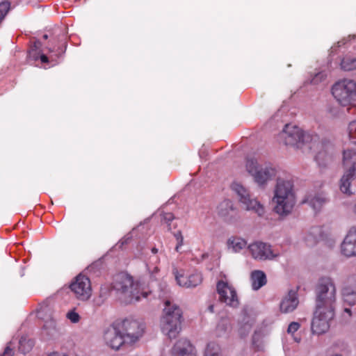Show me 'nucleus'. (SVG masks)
<instances>
[{"instance_id": "nucleus-1", "label": "nucleus", "mask_w": 356, "mask_h": 356, "mask_svg": "<svg viewBox=\"0 0 356 356\" xmlns=\"http://www.w3.org/2000/svg\"><path fill=\"white\" fill-rule=\"evenodd\" d=\"M279 140L285 145L297 149H302L305 146H307L308 149H312L319 145L314 137L291 124H286L284 126L279 134Z\"/></svg>"}, {"instance_id": "nucleus-2", "label": "nucleus", "mask_w": 356, "mask_h": 356, "mask_svg": "<svg viewBox=\"0 0 356 356\" xmlns=\"http://www.w3.org/2000/svg\"><path fill=\"white\" fill-rule=\"evenodd\" d=\"M273 201L275 203L274 211L280 216L289 214L295 204L293 184L290 180L278 178Z\"/></svg>"}, {"instance_id": "nucleus-3", "label": "nucleus", "mask_w": 356, "mask_h": 356, "mask_svg": "<svg viewBox=\"0 0 356 356\" xmlns=\"http://www.w3.org/2000/svg\"><path fill=\"white\" fill-rule=\"evenodd\" d=\"M182 312L181 309L170 300H165L163 315L161 319L162 332L169 339H175L181 330Z\"/></svg>"}, {"instance_id": "nucleus-4", "label": "nucleus", "mask_w": 356, "mask_h": 356, "mask_svg": "<svg viewBox=\"0 0 356 356\" xmlns=\"http://www.w3.org/2000/svg\"><path fill=\"white\" fill-rule=\"evenodd\" d=\"M111 289L115 292L116 296L126 304L139 300L137 286L133 277L126 273H121L114 277Z\"/></svg>"}, {"instance_id": "nucleus-5", "label": "nucleus", "mask_w": 356, "mask_h": 356, "mask_svg": "<svg viewBox=\"0 0 356 356\" xmlns=\"http://www.w3.org/2000/svg\"><path fill=\"white\" fill-rule=\"evenodd\" d=\"M336 300V286L333 281L328 277L320 280L316 289V307L334 311Z\"/></svg>"}, {"instance_id": "nucleus-6", "label": "nucleus", "mask_w": 356, "mask_h": 356, "mask_svg": "<svg viewBox=\"0 0 356 356\" xmlns=\"http://www.w3.org/2000/svg\"><path fill=\"white\" fill-rule=\"evenodd\" d=\"M332 93L341 106L356 107V82L354 81L345 79L336 83L332 88Z\"/></svg>"}, {"instance_id": "nucleus-7", "label": "nucleus", "mask_w": 356, "mask_h": 356, "mask_svg": "<svg viewBox=\"0 0 356 356\" xmlns=\"http://www.w3.org/2000/svg\"><path fill=\"white\" fill-rule=\"evenodd\" d=\"M247 171L253 177L256 183L259 186H264L276 175V170L270 164L259 165L254 159H249L246 162Z\"/></svg>"}, {"instance_id": "nucleus-8", "label": "nucleus", "mask_w": 356, "mask_h": 356, "mask_svg": "<svg viewBox=\"0 0 356 356\" xmlns=\"http://www.w3.org/2000/svg\"><path fill=\"white\" fill-rule=\"evenodd\" d=\"M232 191L237 195L238 201L242 208L247 211H251L259 216L264 214V207L254 198H252L249 191L241 184L234 182L231 186Z\"/></svg>"}, {"instance_id": "nucleus-9", "label": "nucleus", "mask_w": 356, "mask_h": 356, "mask_svg": "<svg viewBox=\"0 0 356 356\" xmlns=\"http://www.w3.org/2000/svg\"><path fill=\"white\" fill-rule=\"evenodd\" d=\"M334 317V311L316 307L312 321V331L316 334L326 332Z\"/></svg>"}, {"instance_id": "nucleus-10", "label": "nucleus", "mask_w": 356, "mask_h": 356, "mask_svg": "<svg viewBox=\"0 0 356 356\" xmlns=\"http://www.w3.org/2000/svg\"><path fill=\"white\" fill-rule=\"evenodd\" d=\"M120 329L127 343H133L138 341L143 334L145 325L136 320L125 319L122 321Z\"/></svg>"}, {"instance_id": "nucleus-11", "label": "nucleus", "mask_w": 356, "mask_h": 356, "mask_svg": "<svg viewBox=\"0 0 356 356\" xmlns=\"http://www.w3.org/2000/svg\"><path fill=\"white\" fill-rule=\"evenodd\" d=\"M70 288L76 299L81 301L88 300L92 295L90 279L82 274L78 275L71 283Z\"/></svg>"}, {"instance_id": "nucleus-12", "label": "nucleus", "mask_w": 356, "mask_h": 356, "mask_svg": "<svg viewBox=\"0 0 356 356\" xmlns=\"http://www.w3.org/2000/svg\"><path fill=\"white\" fill-rule=\"evenodd\" d=\"M248 248L252 258L257 261L273 260L280 256L279 252H275L266 243L256 241Z\"/></svg>"}, {"instance_id": "nucleus-13", "label": "nucleus", "mask_w": 356, "mask_h": 356, "mask_svg": "<svg viewBox=\"0 0 356 356\" xmlns=\"http://www.w3.org/2000/svg\"><path fill=\"white\" fill-rule=\"evenodd\" d=\"M217 291L221 302L232 307H238L239 302L235 289L227 282L219 281L217 284Z\"/></svg>"}, {"instance_id": "nucleus-14", "label": "nucleus", "mask_w": 356, "mask_h": 356, "mask_svg": "<svg viewBox=\"0 0 356 356\" xmlns=\"http://www.w3.org/2000/svg\"><path fill=\"white\" fill-rule=\"evenodd\" d=\"M104 339L108 346L115 350L119 349L122 344L127 343L121 330L115 326H110L105 330Z\"/></svg>"}, {"instance_id": "nucleus-15", "label": "nucleus", "mask_w": 356, "mask_h": 356, "mask_svg": "<svg viewBox=\"0 0 356 356\" xmlns=\"http://www.w3.org/2000/svg\"><path fill=\"white\" fill-rule=\"evenodd\" d=\"M177 284L186 288H193L198 286L202 281L200 273H195L188 276H185L183 273L178 272L177 269L173 270Z\"/></svg>"}, {"instance_id": "nucleus-16", "label": "nucleus", "mask_w": 356, "mask_h": 356, "mask_svg": "<svg viewBox=\"0 0 356 356\" xmlns=\"http://www.w3.org/2000/svg\"><path fill=\"white\" fill-rule=\"evenodd\" d=\"M341 252L346 257L356 256V229L348 232L341 244Z\"/></svg>"}, {"instance_id": "nucleus-17", "label": "nucleus", "mask_w": 356, "mask_h": 356, "mask_svg": "<svg viewBox=\"0 0 356 356\" xmlns=\"http://www.w3.org/2000/svg\"><path fill=\"white\" fill-rule=\"evenodd\" d=\"M172 356H195L190 341L182 338L179 339L172 349Z\"/></svg>"}, {"instance_id": "nucleus-18", "label": "nucleus", "mask_w": 356, "mask_h": 356, "mask_svg": "<svg viewBox=\"0 0 356 356\" xmlns=\"http://www.w3.org/2000/svg\"><path fill=\"white\" fill-rule=\"evenodd\" d=\"M299 303L297 294L294 291H289L288 294L282 299L280 304V309L282 313L293 312Z\"/></svg>"}, {"instance_id": "nucleus-19", "label": "nucleus", "mask_w": 356, "mask_h": 356, "mask_svg": "<svg viewBox=\"0 0 356 356\" xmlns=\"http://www.w3.org/2000/svg\"><path fill=\"white\" fill-rule=\"evenodd\" d=\"M356 179V163L346 170L340 180V190L342 193L350 195L352 191L350 186L351 182Z\"/></svg>"}, {"instance_id": "nucleus-20", "label": "nucleus", "mask_w": 356, "mask_h": 356, "mask_svg": "<svg viewBox=\"0 0 356 356\" xmlns=\"http://www.w3.org/2000/svg\"><path fill=\"white\" fill-rule=\"evenodd\" d=\"M342 297L345 302L350 305H356V277L349 278L348 285L342 290Z\"/></svg>"}, {"instance_id": "nucleus-21", "label": "nucleus", "mask_w": 356, "mask_h": 356, "mask_svg": "<svg viewBox=\"0 0 356 356\" xmlns=\"http://www.w3.org/2000/svg\"><path fill=\"white\" fill-rule=\"evenodd\" d=\"M218 213L225 220L232 222L235 220L236 211L231 201L225 200L218 205Z\"/></svg>"}, {"instance_id": "nucleus-22", "label": "nucleus", "mask_w": 356, "mask_h": 356, "mask_svg": "<svg viewBox=\"0 0 356 356\" xmlns=\"http://www.w3.org/2000/svg\"><path fill=\"white\" fill-rule=\"evenodd\" d=\"M327 201L325 194L320 193L307 195L304 202L309 204L314 210H320Z\"/></svg>"}, {"instance_id": "nucleus-23", "label": "nucleus", "mask_w": 356, "mask_h": 356, "mask_svg": "<svg viewBox=\"0 0 356 356\" xmlns=\"http://www.w3.org/2000/svg\"><path fill=\"white\" fill-rule=\"evenodd\" d=\"M250 280L252 289L259 290L266 284L267 280L266 274L261 270H254L251 273Z\"/></svg>"}, {"instance_id": "nucleus-24", "label": "nucleus", "mask_w": 356, "mask_h": 356, "mask_svg": "<svg viewBox=\"0 0 356 356\" xmlns=\"http://www.w3.org/2000/svg\"><path fill=\"white\" fill-rule=\"evenodd\" d=\"M321 233L319 227H312L304 237L306 245L309 247L314 246L319 239Z\"/></svg>"}, {"instance_id": "nucleus-25", "label": "nucleus", "mask_w": 356, "mask_h": 356, "mask_svg": "<svg viewBox=\"0 0 356 356\" xmlns=\"http://www.w3.org/2000/svg\"><path fill=\"white\" fill-rule=\"evenodd\" d=\"M227 247L234 252H238L247 245V242L240 237L232 236L227 240Z\"/></svg>"}, {"instance_id": "nucleus-26", "label": "nucleus", "mask_w": 356, "mask_h": 356, "mask_svg": "<svg viewBox=\"0 0 356 356\" xmlns=\"http://www.w3.org/2000/svg\"><path fill=\"white\" fill-rule=\"evenodd\" d=\"M315 159L319 166L325 167L332 161V156L328 150L319 151L315 156Z\"/></svg>"}, {"instance_id": "nucleus-27", "label": "nucleus", "mask_w": 356, "mask_h": 356, "mask_svg": "<svg viewBox=\"0 0 356 356\" xmlns=\"http://www.w3.org/2000/svg\"><path fill=\"white\" fill-rule=\"evenodd\" d=\"M356 163V152L353 149H347L343 152V165L345 167L353 166Z\"/></svg>"}, {"instance_id": "nucleus-28", "label": "nucleus", "mask_w": 356, "mask_h": 356, "mask_svg": "<svg viewBox=\"0 0 356 356\" xmlns=\"http://www.w3.org/2000/svg\"><path fill=\"white\" fill-rule=\"evenodd\" d=\"M57 332L56 323L54 320L51 319L46 321L42 330V335L47 337H52Z\"/></svg>"}, {"instance_id": "nucleus-29", "label": "nucleus", "mask_w": 356, "mask_h": 356, "mask_svg": "<svg viewBox=\"0 0 356 356\" xmlns=\"http://www.w3.org/2000/svg\"><path fill=\"white\" fill-rule=\"evenodd\" d=\"M341 67L345 71L356 69V58L346 57L341 62Z\"/></svg>"}, {"instance_id": "nucleus-30", "label": "nucleus", "mask_w": 356, "mask_h": 356, "mask_svg": "<svg viewBox=\"0 0 356 356\" xmlns=\"http://www.w3.org/2000/svg\"><path fill=\"white\" fill-rule=\"evenodd\" d=\"M33 346V342L30 339L22 338L19 342V350L23 354L29 353Z\"/></svg>"}, {"instance_id": "nucleus-31", "label": "nucleus", "mask_w": 356, "mask_h": 356, "mask_svg": "<svg viewBox=\"0 0 356 356\" xmlns=\"http://www.w3.org/2000/svg\"><path fill=\"white\" fill-rule=\"evenodd\" d=\"M243 321L244 323L241 326L239 329V333L242 337H244L250 332L254 321L253 320L249 319L245 321V318L243 320Z\"/></svg>"}, {"instance_id": "nucleus-32", "label": "nucleus", "mask_w": 356, "mask_h": 356, "mask_svg": "<svg viewBox=\"0 0 356 356\" xmlns=\"http://www.w3.org/2000/svg\"><path fill=\"white\" fill-rule=\"evenodd\" d=\"M348 133L350 140L356 144V120H353L349 123Z\"/></svg>"}, {"instance_id": "nucleus-33", "label": "nucleus", "mask_w": 356, "mask_h": 356, "mask_svg": "<svg viewBox=\"0 0 356 356\" xmlns=\"http://www.w3.org/2000/svg\"><path fill=\"white\" fill-rule=\"evenodd\" d=\"M216 347V345L214 343H208L205 349L204 356H220L215 351Z\"/></svg>"}, {"instance_id": "nucleus-34", "label": "nucleus", "mask_w": 356, "mask_h": 356, "mask_svg": "<svg viewBox=\"0 0 356 356\" xmlns=\"http://www.w3.org/2000/svg\"><path fill=\"white\" fill-rule=\"evenodd\" d=\"M326 75L324 72H320L314 75V76L310 80V83L314 85H317L321 81L325 79Z\"/></svg>"}, {"instance_id": "nucleus-35", "label": "nucleus", "mask_w": 356, "mask_h": 356, "mask_svg": "<svg viewBox=\"0 0 356 356\" xmlns=\"http://www.w3.org/2000/svg\"><path fill=\"white\" fill-rule=\"evenodd\" d=\"M174 236L177 240V245L175 247V250L177 252H179V248L181 247V245H183V242H184V237L181 234V231H178L177 232L175 233L174 234Z\"/></svg>"}, {"instance_id": "nucleus-36", "label": "nucleus", "mask_w": 356, "mask_h": 356, "mask_svg": "<svg viewBox=\"0 0 356 356\" xmlns=\"http://www.w3.org/2000/svg\"><path fill=\"white\" fill-rule=\"evenodd\" d=\"M66 316L68 319L70 320L71 322H72L74 323H78L80 319V316H79V314L74 311H70V312H67Z\"/></svg>"}, {"instance_id": "nucleus-37", "label": "nucleus", "mask_w": 356, "mask_h": 356, "mask_svg": "<svg viewBox=\"0 0 356 356\" xmlns=\"http://www.w3.org/2000/svg\"><path fill=\"white\" fill-rule=\"evenodd\" d=\"M174 218V215L172 213H164L162 215V220L168 224V230L171 229L169 222H171Z\"/></svg>"}, {"instance_id": "nucleus-38", "label": "nucleus", "mask_w": 356, "mask_h": 356, "mask_svg": "<svg viewBox=\"0 0 356 356\" xmlns=\"http://www.w3.org/2000/svg\"><path fill=\"white\" fill-rule=\"evenodd\" d=\"M300 327V324L297 322H292L289 324L287 332L289 334L295 333Z\"/></svg>"}, {"instance_id": "nucleus-39", "label": "nucleus", "mask_w": 356, "mask_h": 356, "mask_svg": "<svg viewBox=\"0 0 356 356\" xmlns=\"http://www.w3.org/2000/svg\"><path fill=\"white\" fill-rule=\"evenodd\" d=\"M14 352L9 346H7L5 348L3 354L1 356H13Z\"/></svg>"}, {"instance_id": "nucleus-40", "label": "nucleus", "mask_w": 356, "mask_h": 356, "mask_svg": "<svg viewBox=\"0 0 356 356\" xmlns=\"http://www.w3.org/2000/svg\"><path fill=\"white\" fill-rule=\"evenodd\" d=\"M261 335L260 332L255 331L254 334L252 337V342L254 344H256L257 341H259V339L261 338Z\"/></svg>"}, {"instance_id": "nucleus-41", "label": "nucleus", "mask_w": 356, "mask_h": 356, "mask_svg": "<svg viewBox=\"0 0 356 356\" xmlns=\"http://www.w3.org/2000/svg\"><path fill=\"white\" fill-rule=\"evenodd\" d=\"M159 269L158 268V267L154 266L152 270L150 271L151 277L154 279H156L155 274L159 272Z\"/></svg>"}, {"instance_id": "nucleus-42", "label": "nucleus", "mask_w": 356, "mask_h": 356, "mask_svg": "<svg viewBox=\"0 0 356 356\" xmlns=\"http://www.w3.org/2000/svg\"><path fill=\"white\" fill-rule=\"evenodd\" d=\"M40 60H41L42 63H48L49 62L48 57L44 54H42L40 56Z\"/></svg>"}, {"instance_id": "nucleus-43", "label": "nucleus", "mask_w": 356, "mask_h": 356, "mask_svg": "<svg viewBox=\"0 0 356 356\" xmlns=\"http://www.w3.org/2000/svg\"><path fill=\"white\" fill-rule=\"evenodd\" d=\"M129 238H123V239H122V240L119 242V243H120V248L122 247V245H123L124 244H127V243H128V241H129Z\"/></svg>"}, {"instance_id": "nucleus-44", "label": "nucleus", "mask_w": 356, "mask_h": 356, "mask_svg": "<svg viewBox=\"0 0 356 356\" xmlns=\"http://www.w3.org/2000/svg\"><path fill=\"white\" fill-rule=\"evenodd\" d=\"M41 45H42L41 42L39 40H36L34 42L33 47L35 49H39L41 47Z\"/></svg>"}, {"instance_id": "nucleus-45", "label": "nucleus", "mask_w": 356, "mask_h": 356, "mask_svg": "<svg viewBox=\"0 0 356 356\" xmlns=\"http://www.w3.org/2000/svg\"><path fill=\"white\" fill-rule=\"evenodd\" d=\"M48 356H67V355H63V354H59L58 353H51V354L49 355Z\"/></svg>"}, {"instance_id": "nucleus-46", "label": "nucleus", "mask_w": 356, "mask_h": 356, "mask_svg": "<svg viewBox=\"0 0 356 356\" xmlns=\"http://www.w3.org/2000/svg\"><path fill=\"white\" fill-rule=\"evenodd\" d=\"M344 312H345L346 313H348V314H349V316H351V310H350V309H349V308H345V309H344Z\"/></svg>"}, {"instance_id": "nucleus-47", "label": "nucleus", "mask_w": 356, "mask_h": 356, "mask_svg": "<svg viewBox=\"0 0 356 356\" xmlns=\"http://www.w3.org/2000/svg\"><path fill=\"white\" fill-rule=\"evenodd\" d=\"M152 253L156 254V253H157V252H158V249H157V248H153L152 249Z\"/></svg>"}, {"instance_id": "nucleus-48", "label": "nucleus", "mask_w": 356, "mask_h": 356, "mask_svg": "<svg viewBox=\"0 0 356 356\" xmlns=\"http://www.w3.org/2000/svg\"><path fill=\"white\" fill-rule=\"evenodd\" d=\"M42 38H43V39H44V40H47V39L48 38V35H47V34H44V35H42Z\"/></svg>"}, {"instance_id": "nucleus-49", "label": "nucleus", "mask_w": 356, "mask_h": 356, "mask_svg": "<svg viewBox=\"0 0 356 356\" xmlns=\"http://www.w3.org/2000/svg\"><path fill=\"white\" fill-rule=\"evenodd\" d=\"M345 44V42H343V41H339L338 42V44H339V47H340L341 45V44Z\"/></svg>"}, {"instance_id": "nucleus-50", "label": "nucleus", "mask_w": 356, "mask_h": 356, "mask_svg": "<svg viewBox=\"0 0 356 356\" xmlns=\"http://www.w3.org/2000/svg\"><path fill=\"white\" fill-rule=\"evenodd\" d=\"M353 211L356 214V202H355V204L354 206Z\"/></svg>"}, {"instance_id": "nucleus-51", "label": "nucleus", "mask_w": 356, "mask_h": 356, "mask_svg": "<svg viewBox=\"0 0 356 356\" xmlns=\"http://www.w3.org/2000/svg\"><path fill=\"white\" fill-rule=\"evenodd\" d=\"M349 37H351L352 38H355V35H349Z\"/></svg>"}, {"instance_id": "nucleus-52", "label": "nucleus", "mask_w": 356, "mask_h": 356, "mask_svg": "<svg viewBox=\"0 0 356 356\" xmlns=\"http://www.w3.org/2000/svg\"><path fill=\"white\" fill-rule=\"evenodd\" d=\"M143 296H144V298H146L147 294L146 293H143Z\"/></svg>"}, {"instance_id": "nucleus-53", "label": "nucleus", "mask_w": 356, "mask_h": 356, "mask_svg": "<svg viewBox=\"0 0 356 356\" xmlns=\"http://www.w3.org/2000/svg\"><path fill=\"white\" fill-rule=\"evenodd\" d=\"M49 51H53V49H51V48H49Z\"/></svg>"}]
</instances>
